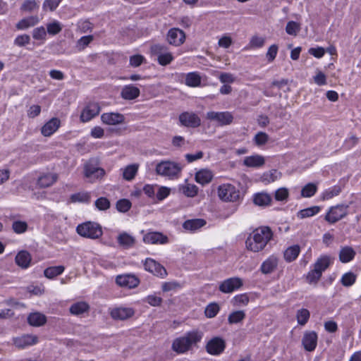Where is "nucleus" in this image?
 Masks as SVG:
<instances>
[{
  "instance_id": "obj_61",
  "label": "nucleus",
  "mask_w": 361,
  "mask_h": 361,
  "mask_svg": "<svg viewBox=\"0 0 361 361\" xmlns=\"http://www.w3.org/2000/svg\"><path fill=\"white\" fill-rule=\"evenodd\" d=\"M93 39L92 35L82 37L77 43L79 49H84Z\"/></svg>"
},
{
  "instance_id": "obj_11",
  "label": "nucleus",
  "mask_w": 361,
  "mask_h": 361,
  "mask_svg": "<svg viewBox=\"0 0 361 361\" xmlns=\"http://www.w3.org/2000/svg\"><path fill=\"white\" fill-rule=\"evenodd\" d=\"M105 173V171L102 168L97 167L91 164L85 165L84 175L90 183H94L97 180L102 179Z\"/></svg>"
},
{
  "instance_id": "obj_28",
  "label": "nucleus",
  "mask_w": 361,
  "mask_h": 361,
  "mask_svg": "<svg viewBox=\"0 0 361 361\" xmlns=\"http://www.w3.org/2000/svg\"><path fill=\"white\" fill-rule=\"evenodd\" d=\"M355 254V251L352 247H343L339 252V259L343 263H348L354 259Z\"/></svg>"
},
{
  "instance_id": "obj_60",
  "label": "nucleus",
  "mask_w": 361,
  "mask_h": 361,
  "mask_svg": "<svg viewBox=\"0 0 361 361\" xmlns=\"http://www.w3.org/2000/svg\"><path fill=\"white\" fill-rule=\"evenodd\" d=\"M279 47L276 44H272L270 46L268 49V51L266 54V56L267 58L268 61L271 62L273 61L278 53Z\"/></svg>"
},
{
  "instance_id": "obj_19",
  "label": "nucleus",
  "mask_w": 361,
  "mask_h": 361,
  "mask_svg": "<svg viewBox=\"0 0 361 361\" xmlns=\"http://www.w3.org/2000/svg\"><path fill=\"white\" fill-rule=\"evenodd\" d=\"M185 36L183 31L178 28L171 29L167 35V40L169 44L178 46L184 42Z\"/></svg>"
},
{
  "instance_id": "obj_56",
  "label": "nucleus",
  "mask_w": 361,
  "mask_h": 361,
  "mask_svg": "<svg viewBox=\"0 0 361 361\" xmlns=\"http://www.w3.org/2000/svg\"><path fill=\"white\" fill-rule=\"evenodd\" d=\"M289 192L286 188H281L276 190L274 197L277 201H284L288 197Z\"/></svg>"
},
{
  "instance_id": "obj_55",
  "label": "nucleus",
  "mask_w": 361,
  "mask_h": 361,
  "mask_svg": "<svg viewBox=\"0 0 361 361\" xmlns=\"http://www.w3.org/2000/svg\"><path fill=\"white\" fill-rule=\"evenodd\" d=\"M249 302V297L246 294H240L233 298V304L236 306H245Z\"/></svg>"
},
{
  "instance_id": "obj_22",
  "label": "nucleus",
  "mask_w": 361,
  "mask_h": 361,
  "mask_svg": "<svg viewBox=\"0 0 361 361\" xmlns=\"http://www.w3.org/2000/svg\"><path fill=\"white\" fill-rule=\"evenodd\" d=\"M140 89L133 85H125L121 92V96L126 100H133L140 96Z\"/></svg>"
},
{
  "instance_id": "obj_44",
  "label": "nucleus",
  "mask_w": 361,
  "mask_h": 361,
  "mask_svg": "<svg viewBox=\"0 0 361 361\" xmlns=\"http://www.w3.org/2000/svg\"><path fill=\"white\" fill-rule=\"evenodd\" d=\"M319 211H320V207L318 206H313L311 207H308V208H306L304 209H301L298 213V217H299L300 219L310 217V216H312L317 214V213H319Z\"/></svg>"
},
{
  "instance_id": "obj_8",
  "label": "nucleus",
  "mask_w": 361,
  "mask_h": 361,
  "mask_svg": "<svg viewBox=\"0 0 361 361\" xmlns=\"http://www.w3.org/2000/svg\"><path fill=\"white\" fill-rule=\"evenodd\" d=\"M225 348L226 341L219 336L211 338L205 345L207 353L211 355H219Z\"/></svg>"
},
{
  "instance_id": "obj_45",
  "label": "nucleus",
  "mask_w": 361,
  "mask_h": 361,
  "mask_svg": "<svg viewBox=\"0 0 361 361\" xmlns=\"http://www.w3.org/2000/svg\"><path fill=\"white\" fill-rule=\"evenodd\" d=\"M280 176V173L277 170L273 169L264 173L262 177V181L265 183L274 182Z\"/></svg>"
},
{
  "instance_id": "obj_51",
  "label": "nucleus",
  "mask_w": 361,
  "mask_h": 361,
  "mask_svg": "<svg viewBox=\"0 0 361 361\" xmlns=\"http://www.w3.org/2000/svg\"><path fill=\"white\" fill-rule=\"evenodd\" d=\"M131 205L130 200L127 199H121L117 201L116 207L118 212L124 213L130 209Z\"/></svg>"
},
{
  "instance_id": "obj_26",
  "label": "nucleus",
  "mask_w": 361,
  "mask_h": 361,
  "mask_svg": "<svg viewBox=\"0 0 361 361\" xmlns=\"http://www.w3.org/2000/svg\"><path fill=\"white\" fill-rule=\"evenodd\" d=\"M214 174L209 169H201L195 173V180L201 184H208L213 179Z\"/></svg>"
},
{
  "instance_id": "obj_5",
  "label": "nucleus",
  "mask_w": 361,
  "mask_h": 361,
  "mask_svg": "<svg viewBox=\"0 0 361 361\" xmlns=\"http://www.w3.org/2000/svg\"><path fill=\"white\" fill-rule=\"evenodd\" d=\"M150 51L152 55L157 56V61L161 66H167L173 60L172 54L165 45L160 44H152L150 47Z\"/></svg>"
},
{
  "instance_id": "obj_42",
  "label": "nucleus",
  "mask_w": 361,
  "mask_h": 361,
  "mask_svg": "<svg viewBox=\"0 0 361 361\" xmlns=\"http://www.w3.org/2000/svg\"><path fill=\"white\" fill-rule=\"evenodd\" d=\"M245 318V313L243 310H238L231 312L228 317V322L230 324L241 322Z\"/></svg>"
},
{
  "instance_id": "obj_30",
  "label": "nucleus",
  "mask_w": 361,
  "mask_h": 361,
  "mask_svg": "<svg viewBox=\"0 0 361 361\" xmlns=\"http://www.w3.org/2000/svg\"><path fill=\"white\" fill-rule=\"evenodd\" d=\"M277 265V258L274 256H271L262 263L261 271L266 274H270L276 268Z\"/></svg>"
},
{
  "instance_id": "obj_50",
  "label": "nucleus",
  "mask_w": 361,
  "mask_h": 361,
  "mask_svg": "<svg viewBox=\"0 0 361 361\" xmlns=\"http://www.w3.org/2000/svg\"><path fill=\"white\" fill-rule=\"evenodd\" d=\"M12 228L16 233H23L27 229V224L23 221H15L12 224Z\"/></svg>"
},
{
  "instance_id": "obj_31",
  "label": "nucleus",
  "mask_w": 361,
  "mask_h": 361,
  "mask_svg": "<svg viewBox=\"0 0 361 361\" xmlns=\"http://www.w3.org/2000/svg\"><path fill=\"white\" fill-rule=\"evenodd\" d=\"M205 224V220L202 219H195L185 221L183 224V227L185 230L194 231L203 227Z\"/></svg>"
},
{
  "instance_id": "obj_16",
  "label": "nucleus",
  "mask_w": 361,
  "mask_h": 361,
  "mask_svg": "<svg viewBox=\"0 0 361 361\" xmlns=\"http://www.w3.org/2000/svg\"><path fill=\"white\" fill-rule=\"evenodd\" d=\"M101 121L108 126H116L125 122L124 115L117 112L104 113L101 116Z\"/></svg>"
},
{
  "instance_id": "obj_54",
  "label": "nucleus",
  "mask_w": 361,
  "mask_h": 361,
  "mask_svg": "<svg viewBox=\"0 0 361 361\" xmlns=\"http://www.w3.org/2000/svg\"><path fill=\"white\" fill-rule=\"evenodd\" d=\"M341 192V188L340 186H334L329 190H326L323 194L324 200H329L333 198L335 196H337Z\"/></svg>"
},
{
  "instance_id": "obj_21",
  "label": "nucleus",
  "mask_w": 361,
  "mask_h": 361,
  "mask_svg": "<svg viewBox=\"0 0 361 361\" xmlns=\"http://www.w3.org/2000/svg\"><path fill=\"white\" fill-rule=\"evenodd\" d=\"M110 314L114 319L125 320L134 314V310L130 307H116L113 309Z\"/></svg>"
},
{
  "instance_id": "obj_59",
  "label": "nucleus",
  "mask_w": 361,
  "mask_h": 361,
  "mask_svg": "<svg viewBox=\"0 0 361 361\" xmlns=\"http://www.w3.org/2000/svg\"><path fill=\"white\" fill-rule=\"evenodd\" d=\"M180 284L176 281H169L162 284V290L164 292H169L180 288Z\"/></svg>"
},
{
  "instance_id": "obj_10",
  "label": "nucleus",
  "mask_w": 361,
  "mask_h": 361,
  "mask_svg": "<svg viewBox=\"0 0 361 361\" xmlns=\"http://www.w3.org/2000/svg\"><path fill=\"white\" fill-rule=\"evenodd\" d=\"M101 107L97 102H89L82 109L80 118L83 123L91 121L99 115Z\"/></svg>"
},
{
  "instance_id": "obj_18",
  "label": "nucleus",
  "mask_w": 361,
  "mask_h": 361,
  "mask_svg": "<svg viewBox=\"0 0 361 361\" xmlns=\"http://www.w3.org/2000/svg\"><path fill=\"white\" fill-rule=\"evenodd\" d=\"M38 342V338L34 335L25 334L13 338L14 345L19 348L32 345Z\"/></svg>"
},
{
  "instance_id": "obj_40",
  "label": "nucleus",
  "mask_w": 361,
  "mask_h": 361,
  "mask_svg": "<svg viewBox=\"0 0 361 361\" xmlns=\"http://www.w3.org/2000/svg\"><path fill=\"white\" fill-rule=\"evenodd\" d=\"M201 83V77L196 72L189 73L185 76V85L189 87H197Z\"/></svg>"
},
{
  "instance_id": "obj_23",
  "label": "nucleus",
  "mask_w": 361,
  "mask_h": 361,
  "mask_svg": "<svg viewBox=\"0 0 361 361\" xmlns=\"http://www.w3.org/2000/svg\"><path fill=\"white\" fill-rule=\"evenodd\" d=\"M58 180L56 173H45L39 176L37 184L40 188H45L51 186Z\"/></svg>"
},
{
  "instance_id": "obj_2",
  "label": "nucleus",
  "mask_w": 361,
  "mask_h": 361,
  "mask_svg": "<svg viewBox=\"0 0 361 361\" xmlns=\"http://www.w3.org/2000/svg\"><path fill=\"white\" fill-rule=\"evenodd\" d=\"M272 231L268 226H262L255 229L246 240L247 248L257 252L262 250L271 239Z\"/></svg>"
},
{
  "instance_id": "obj_29",
  "label": "nucleus",
  "mask_w": 361,
  "mask_h": 361,
  "mask_svg": "<svg viewBox=\"0 0 361 361\" xmlns=\"http://www.w3.org/2000/svg\"><path fill=\"white\" fill-rule=\"evenodd\" d=\"M264 162V157L259 154L246 157L243 161L244 165L248 167H260Z\"/></svg>"
},
{
  "instance_id": "obj_47",
  "label": "nucleus",
  "mask_w": 361,
  "mask_h": 361,
  "mask_svg": "<svg viewBox=\"0 0 361 361\" xmlns=\"http://www.w3.org/2000/svg\"><path fill=\"white\" fill-rule=\"evenodd\" d=\"M265 38L258 35H254L251 37L249 42V47L251 49L261 48L264 45Z\"/></svg>"
},
{
  "instance_id": "obj_36",
  "label": "nucleus",
  "mask_w": 361,
  "mask_h": 361,
  "mask_svg": "<svg viewBox=\"0 0 361 361\" xmlns=\"http://www.w3.org/2000/svg\"><path fill=\"white\" fill-rule=\"evenodd\" d=\"M65 270V267L62 265L49 267L44 269V275L49 279H52L61 275Z\"/></svg>"
},
{
  "instance_id": "obj_25",
  "label": "nucleus",
  "mask_w": 361,
  "mask_h": 361,
  "mask_svg": "<svg viewBox=\"0 0 361 361\" xmlns=\"http://www.w3.org/2000/svg\"><path fill=\"white\" fill-rule=\"evenodd\" d=\"M32 257L26 250L20 251L16 256L15 262L18 266L23 269H27L30 265Z\"/></svg>"
},
{
  "instance_id": "obj_27",
  "label": "nucleus",
  "mask_w": 361,
  "mask_h": 361,
  "mask_svg": "<svg viewBox=\"0 0 361 361\" xmlns=\"http://www.w3.org/2000/svg\"><path fill=\"white\" fill-rule=\"evenodd\" d=\"M118 243L125 247L129 248L133 247L135 243V238L126 232H123L117 237Z\"/></svg>"
},
{
  "instance_id": "obj_34",
  "label": "nucleus",
  "mask_w": 361,
  "mask_h": 361,
  "mask_svg": "<svg viewBox=\"0 0 361 361\" xmlns=\"http://www.w3.org/2000/svg\"><path fill=\"white\" fill-rule=\"evenodd\" d=\"M253 202L256 205L265 207L270 204L271 197L267 192H258L254 195Z\"/></svg>"
},
{
  "instance_id": "obj_58",
  "label": "nucleus",
  "mask_w": 361,
  "mask_h": 361,
  "mask_svg": "<svg viewBox=\"0 0 361 361\" xmlns=\"http://www.w3.org/2000/svg\"><path fill=\"white\" fill-rule=\"evenodd\" d=\"M269 140V136L264 132H259L254 137L255 142L257 145L260 146L264 145Z\"/></svg>"
},
{
  "instance_id": "obj_52",
  "label": "nucleus",
  "mask_w": 361,
  "mask_h": 361,
  "mask_svg": "<svg viewBox=\"0 0 361 361\" xmlns=\"http://www.w3.org/2000/svg\"><path fill=\"white\" fill-rule=\"evenodd\" d=\"M322 274L314 267L312 270L310 271L306 276L307 281L309 283H317L320 279Z\"/></svg>"
},
{
  "instance_id": "obj_14",
  "label": "nucleus",
  "mask_w": 361,
  "mask_h": 361,
  "mask_svg": "<svg viewBox=\"0 0 361 361\" xmlns=\"http://www.w3.org/2000/svg\"><path fill=\"white\" fill-rule=\"evenodd\" d=\"M243 286V281L238 277L229 278L219 285V290L224 293H232Z\"/></svg>"
},
{
  "instance_id": "obj_24",
  "label": "nucleus",
  "mask_w": 361,
  "mask_h": 361,
  "mask_svg": "<svg viewBox=\"0 0 361 361\" xmlns=\"http://www.w3.org/2000/svg\"><path fill=\"white\" fill-rule=\"evenodd\" d=\"M59 126V119L56 118H53L42 126L41 129V133L44 136H50L58 130Z\"/></svg>"
},
{
  "instance_id": "obj_57",
  "label": "nucleus",
  "mask_w": 361,
  "mask_h": 361,
  "mask_svg": "<svg viewBox=\"0 0 361 361\" xmlns=\"http://www.w3.org/2000/svg\"><path fill=\"white\" fill-rule=\"evenodd\" d=\"M145 60V59L142 55L135 54L130 57L129 63L131 66L136 68L140 66Z\"/></svg>"
},
{
  "instance_id": "obj_37",
  "label": "nucleus",
  "mask_w": 361,
  "mask_h": 361,
  "mask_svg": "<svg viewBox=\"0 0 361 361\" xmlns=\"http://www.w3.org/2000/svg\"><path fill=\"white\" fill-rule=\"evenodd\" d=\"M179 190L183 195L189 197L196 196L198 192V188L195 185L190 183L180 185Z\"/></svg>"
},
{
  "instance_id": "obj_12",
  "label": "nucleus",
  "mask_w": 361,
  "mask_h": 361,
  "mask_svg": "<svg viewBox=\"0 0 361 361\" xmlns=\"http://www.w3.org/2000/svg\"><path fill=\"white\" fill-rule=\"evenodd\" d=\"M207 118L216 121L220 126H226L233 122V116L232 114L228 111H209L207 113Z\"/></svg>"
},
{
  "instance_id": "obj_62",
  "label": "nucleus",
  "mask_w": 361,
  "mask_h": 361,
  "mask_svg": "<svg viewBox=\"0 0 361 361\" xmlns=\"http://www.w3.org/2000/svg\"><path fill=\"white\" fill-rule=\"evenodd\" d=\"M47 35L46 30L44 27L41 26L33 30L32 37L35 39H44Z\"/></svg>"
},
{
  "instance_id": "obj_38",
  "label": "nucleus",
  "mask_w": 361,
  "mask_h": 361,
  "mask_svg": "<svg viewBox=\"0 0 361 361\" xmlns=\"http://www.w3.org/2000/svg\"><path fill=\"white\" fill-rule=\"evenodd\" d=\"M138 164H134L127 166L123 171V178L126 180H132L138 171Z\"/></svg>"
},
{
  "instance_id": "obj_17",
  "label": "nucleus",
  "mask_w": 361,
  "mask_h": 361,
  "mask_svg": "<svg viewBox=\"0 0 361 361\" xmlns=\"http://www.w3.org/2000/svg\"><path fill=\"white\" fill-rule=\"evenodd\" d=\"M116 282L119 286L134 288L139 285L140 280L135 275L123 274L117 276Z\"/></svg>"
},
{
  "instance_id": "obj_9",
  "label": "nucleus",
  "mask_w": 361,
  "mask_h": 361,
  "mask_svg": "<svg viewBox=\"0 0 361 361\" xmlns=\"http://www.w3.org/2000/svg\"><path fill=\"white\" fill-rule=\"evenodd\" d=\"M181 126L187 128H197L201 125L200 118L194 112L185 111L178 116Z\"/></svg>"
},
{
  "instance_id": "obj_15",
  "label": "nucleus",
  "mask_w": 361,
  "mask_h": 361,
  "mask_svg": "<svg viewBox=\"0 0 361 361\" xmlns=\"http://www.w3.org/2000/svg\"><path fill=\"white\" fill-rule=\"evenodd\" d=\"M317 334L314 331H306L302 338V344L305 350L312 352L314 350L317 345Z\"/></svg>"
},
{
  "instance_id": "obj_7",
  "label": "nucleus",
  "mask_w": 361,
  "mask_h": 361,
  "mask_svg": "<svg viewBox=\"0 0 361 361\" xmlns=\"http://www.w3.org/2000/svg\"><path fill=\"white\" fill-rule=\"evenodd\" d=\"M349 206L345 204H338L331 207L325 216V220L330 224H334L348 214Z\"/></svg>"
},
{
  "instance_id": "obj_6",
  "label": "nucleus",
  "mask_w": 361,
  "mask_h": 361,
  "mask_svg": "<svg viewBox=\"0 0 361 361\" xmlns=\"http://www.w3.org/2000/svg\"><path fill=\"white\" fill-rule=\"evenodd\" d=\"M219 198L226 202H235L240 197V192L231 184H223L218 188Z\"/></svg>"
},
{
  "instance_id": "obj_41",
  "label": "nucleus",
  "mask_w": 361,
  "mask_h": 361,
  "mask_svg": "<svg viewBox=\"0 0 361 361\" xmlns=\"http://www.w3.org/2000/svg\"><path fill=\"white\" fill-rule=\"evenodd\" d=\"M91 196L90 192H81L71 195V200L72 202L88 203L90 202Z\"/></svg>"
},
{
  "instance_id": "obj_43",
  "label": "nucleus",
  "mask_w": 361,
  "mask_h": 361,
  "mask_svg": "<svg viewBox=\"0 0 361 361\" xmlns=\"http://www.w3.org/2000/svg\"><path fill=\"white\" fill-rule=\"evenodd\" d=\"M310 317V313L308 310L302 308L300 310H298L296 313V318L298 323L301 325L304 326L307 324Z\"/></svg>"
},
{
  "instance_id": "obj_1",
  "label": "nucleus",
  "mask_w": 361,
  "mask_h": 361,
  "mask_svg": "<svg viewBox=\"0 0 361 361\" xmlns=\"http://www.w3.org/2000/svg\"><path fill=\"white\" fill-rule=\"evenodd\" d=\"M204 334L200 330H192L186 332L183 336L173 341L171 349L178 354H184L192 350L193 346L202 341Z\"/></svg>"
},
{
  "instance_id": "obj_49",
  "label": "nucleus",
  "mask_w": 361,
  "mask_h": 361,
  "mask_svg": "<svg viewBox=\"0 0 361 361\" xmlns=\"http://www.w3.org/2000/svg\"><path fill=\"white\" fill-rule=\"evenodd\" d=\"M94 205L99 210L105 211L110 207L111 203L106 197H101L94 202Z\"/></svg>"
},
{
  "instance_id": "obj_4",
  "label": "nucleus",
  "mask_w": 361,
  "mask_h": 361,
  "mask_svg": "<svg viewBox=\"0 0 361 361\" xmlns=\"http://www.w3.org/2000/svg\"><path fill=\"white\" fill-rule=\"evenodd\" d=\"M76 231L80 236L91 239H97L102 235V227L98 224L92 221L78 225Z\"/></svg>"
},
{
  "instance_id": "obj_3",
  "label": "nucleus",
  "mask_w": 361,
  "mask_h": 361,
  "mask_svg": "<svg viewBox=\"0 0 361 361\" xmlns=\"http://www.w3.org/2000/svg\"><path fill=\"white\" fill-rule=\"evenodd\" d=\"M182 169L183 166L179 163L164 160L156 165L155 171L157 175L173 180L180 176Z\"/></svg>"
},
{
  "instance_id": "obj_46",
  "label": "nucleus",
  "mask_w": 361,
  "mask_h": 361,
  "mask_svg": "<svg viewBox=\"0 0 361 361\" xmlns=\"http://www.w3.org/2000/svg\"><path fill=\"white\" fill-rule=\"evenodd\" d=\"M219 310L220 308L217 303H210L205 308V316L207 318H213L218 314Z\"/></svg>"
},
{
  "instance_id": "obj_48",
  "label": "nucleus",
  "mask_w": 361,
  "mask_h": 361,
  "mask_svg": "<svg viewBox=\"0 0 361 361\" xmlns=\"http://www.w3.org/2000/svg\"><path fill=\"white\" fill-rule=\"evenodd\" d=\"M317 188L313 183H308L301 190V195L305 197H310L317 192Z\"/></svg>"
},
{
  "instance_id": "obj_20",
  "label": "nucleus",
  "mask_w": 361,
  "mask_h": 361,
  "mask_svg": "<svg viewBox=\"0 0 361 361\" xmlns=\"http://www.w3.org/2000/svg\"><path fill=\"white\" fill-rule=\"evenodd\" d=\"M143 241L149 244H165L168 238L159 232H149L144 235Z\"/></svg>"
},
{
  "instance_id": "obj_63",
  "label": "nucleus",
  "mask_w": 361,
  "mask_h": 361,
  "mask_svg": "<svg viewBox=\"0 0 361 361\" xmlns=\"http://www.w3.org/2000/svg\"><path fill=\"white\" fill-rule=\"evenodd\" d=\"M61 0H45L43 4L44 10L54 11L59 4Z\"/></svg>"
},
{
  "instance_id": "obj_33",
  "label": "nucleus",
  "mask_w": 361,
  "mask_h": 361,
  "mask_svg": "<svg viewBox=\"0 0 361 361\" xmlns=\"http://www.w3.org/2000/svg\"><path fill=\"white\" fill-rule=\"evenodd\" d=\"M28 323L33 326H40L47 322L46 317L39 312L31 313L27 317Z\"/></svg>"
},
{
  "instance_id": "obj_53",
  "label": "nucleus",
  "mask_w": 361,
  "mask_h": 361,
  "mask_svg": "<svg viewBox=\"0 0 361 361\" xmlns=\"http://www.w3.org/2000/svg\"><path fill=\"white\" fill-rule=\"evenodd\" d=\"M356 279V276L352 272H348L343 275L341 278V283L344 286H352Z\"/></svg>"
},
{
  "instance_id": "obj_13",
  "label": "nucleus",
  "mask_w": 361,
  "mask_h": 361,
  "mask_svg": "<svg viewBox=\"0 0 361 361\" xmlns=\"http://www.w3.org/2000/svg\"><path fill=\"white\" fill-rule=\"evenodd\" d=\"M145 269L157 276L164 278L167 275L166 269L155 260L147 258L144 263Z\"/></svg>"
},
{
  "instance_id": "obj_32",
  "label": "nucleus",
  "mask_w": 361,
  "mask_h": 361,
  "mask_svg": "<svg viewBox=\"0 0 361 361\" xmlns=\"http://www.w3.org/2000/svg\"><path fill=\"white\" fill-rule=\"evenodd\" d=\"M300 252V247L298 245L288 247L283 252L284 259L291 262L296 259Z\"/></svg>"
},
{
  "instance_id": "obj_64",
  "label": "nucleus",
  "mask_w": 361,
  "mask_h": 361,
  "mask_svg": "<svg viewBox=\"0 0 361 361\" xmlns=\"http://www.w3.org/2000/svg\"><path fill=\"white\" fill-rule=\"evenodd\" d=\"M145 302L149 304L152 306L157 307L159 306L162 302V299L160 297H157L156 295H148L145 298Z\"/></svg>"
},
{
  "instance_id": "obj_35",
  "label": "nucleus",
  "mask_w": 361,
  "mask_h": 361,
  "mask_svg": "<svg viewBox=\"0 0 361 361\" xmlns=\"http://www.w3.org/2000/svg\"><path fill=\"white\" fill-rule=\"evenodd\" d=\"M331 257L328 255H322L317 259L314 264V267L317 269L321 274L331 264Z\"/></svg>"
},
{
  "instance_id": "obj_39",
  "label": "nucleus",
  "mask_w": 361,
  "mask_h": 361,
  "mask_svg": "<svg viewBox=\"0 0 361 361\" xmlns=\"http://www.w3.org/2000/svg\"><path fill=\"white\" fill-rule=\"evenodd\" d=\"M89 305L85 302H78L73 304L70 307V312L72 314L79 315L87 312Z\"/></svg>"
}]
</instances>
